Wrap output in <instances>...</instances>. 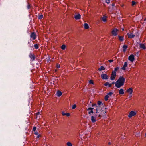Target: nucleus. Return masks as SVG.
Listing matches in <instances>:
<instances>
[{
	"label": "nucleus",
	"mask_w": 146,
	"mask_h": 146,
	"mask_svg": "<svg viewBox=\"0 0 146 146\" xmlns=\"http://www.w3.org/2000/svg\"><path fill=\"white\" fill-rule=\"evenodd\" d=\"M37 127V126H35V127H33V128H36Z\"/></svg>",
	"instance_id": "nucleus-51"
},
{
	"label": "nucleus",
	"mask_w": 146,
	"mask_h": 146,
	"mask_svg": "<svg viewBox=\"0 0 146 146\" xmlns=\"http://www.w3.org/2000/svg\"><path fill=\"white\" fill-rule=\"evenodd\" d=\"M107 16L105 15H103V17L101 18V19L104 22H106L107 21Z\"/></svg>",
	"instance_id": "nucleus-14"
},
{
	"label": "nucleus",
	"mask_w": 146,
	"mask_h": 146,
	"mask_svg": "<svg viewBox=\"0 0 146 146\" xmlns=\"http://www.w3.org/2000/svg\"><path fill=\"white\" fill-rule=\"evenodd\" d=\"M62 115L64 116V112H62Z\"/></svg>",
	"instance_id": "nucleus-48"
},
{
	"label": "nucleus",
	"mask_w": 146,
	"mask_h": 146,
	"mask_svg": "<svg viewBox=\"0 0 146 146\" xmlns=\"http://www.w3.org/2000/svg\"><path fill=\"white\" fill-rule=\"evenodd\" d=\"M125 79L123 76H120L115 83V86L117 88H120L124 84Z\"/></svg>",
	"instance_id": "nucleus-1"
},
{
	"label": "nucleus",
	"mask_w": 146,
	"mask_h": 146,
	"mask_svg": "<svg viewBox=\"0 0 146 146\" xmlns=\"http://www.w3.org/2000/svg\"><path fill=\"white\" fill-rule=\"evenodd\" d=\"M43 17V15H40L39 17H38V19H42Z\"/></svg>",
	"instance_id": "nucleus-31"
},
{
	"label": "nucleus",
	"mask_w": 146,
	"mask_h": 146,
	"mask_svg": "<svg viewBox=\"0 0 146 146\" xmlns=\"http://www.w3.org/2000/svg\"><path fill=\"white\" fill-rule=\"evenodd\" d=\"M106 2L108 4L109 3H110V0H106Z\"/></svg>",
	"instance_id": "nucleus-37"
},
{
	"label": "nucleus",
	"mask_w": 146,
	"mask_h": 146,
	"mask_svg": "<svg viewBox=\"0 0 146 146\" xmlns=\"http://www.w3.org/2000/svg\"><path fill=\"white\" fill-rule=\"evenodd\" d=\"M119 40L120 41H122L124 40V37L121 36H118Z\"/></svg>",
	"instance_id": "nucleus-19"
},
{
	"label": "nucleus",
	"mask_w": 146,
	"mask_h": 146,
	"mask_svg": "<svg viewBox=\"0 0 146 146\" xmlns=\"http://www.w3.org/2000/svg\"><path fill=\"white\" fill-rule=\"evenodd\" d=\"M137 112V111H131L129 113L128 115V117L129 118H131L132 116H134L135 115Z\"/></svg>",
	"instance_id": "nucleus-3"
},
{
	"label": "nucleus",
	"mask_w": 146,
	"mask_h": 146,
	"mask_svg": "<svg viewBox=\"0 0 146 146\" xmlns=\"http://www.w3.org/2000/svg\"><path fill=\"white\" fill-rule=\"evenodd\" d=\"M116 72H112V74H111L110 79L111 80H114L116 77Z\"/></svg>",
	"instance_id": "nucleus-6"
},
{
	"label": "nucleus",
	"mask_w": 146,
	"mask_h": 146,
	"mask_svg": "<svg viewBox=\"0 0 146 146\" xmlns=\"http://www.w3.org/2000/svg\"><path fill=\"white\" fill-rule=\"evenodd\" d=\"M36 35L34 32H32L31 35L30 37L33 40H35L36 38Z\"/></svg>",
	"instance_id": "nucleus-8"
},
{
	"label": "nucleus",
	"mask_w": 146,
	"mask_h": 146,
	"mask_svg": "<svg viewBox=\"0 0 146 146\" xmlns=\"http://www.w3.org/2000/svg\"><path fill=\"white\" fill-rule=\"evenodd\" d=\"M127 66V62H125L124 63V65L121 68V69L123 70H126V68Z\"/></svg>",
	"instance_id": "nucleus-12"
},
{
	"label": "nucleus",
	"mask_w": 146,
	"mask_h": 146,
	"mask_svg": "<svg viewBox=\"0 0 146 146\" xmlns=\"http://www.w3.org/2000/svg\"><path fill=\"white\" fill-rule=\"evenodd\" d=\"M101 78L103 79H108L109 77L106 74H102L101 75Z\"/></svg>",
	"instance_id": "nucleus-7"
},
{
	"label": "nucleus",
	"mask_w": 146,
	"mask_h": 146,
	"mask_svg": "<svg viewBox=\"0 0 146 146\" xmlns=\"http://www.w3.org/2000/svg\"><path fill=\"white\" fill-rule=\"evenodd\" d=\"M76 104H74L72 106V109H74L76 108Z\"/></svg>",
	"instance_id": "nucleus-33"
},
{
	"label": "nucleus",
	"mask_w": 146,
	"mask_h": 146,
	"mask_svg": "<svg viewBox=\"0 0 146 146\" xmlns=\"http://www.w3.org/2000/svg\"><path fill=\"white\" fill-rule=\"evenodd\" d=\"M108 143V144H109V145H110V144H111V143H110V142H109Z\"/></svg>",
	"instance_id": "nucleus-49"
},
{
	"label": "nucleus",
	"mask_w": 146,
	"mask_h": 146,
	"mask_svg": "<svg viewBox=\"0 0 146 146\" xmlns=\"http://www.w3.org/2000/svg\"><path fill=\"white\" fill-rule=\"evenodd\" d=\"M110 83L108 82H107L105 84H104V85L105 86H106L107 85H108Z\"/></svg>",
	"instance_id": "nucleus-35"
},
{
	"label": "nucleus",
	"mask_w": 146,
	"mask_h": 146,
	"mask_svg": "<svg viewBox=\"0 0 146 146\" xmlns=\"http://www.w3.org/2000/svg\"><path fill=\"white\" fill-rule=\"evenodd\" d=\"M64 115H66L67 117H69L70 115V114L69 113H64Z\"/></svg>",
	"instance_id": "nucleus-32"
},
{
	"label": "nucleus",
	"mask_w": 146,
	"mask_h": 146,
	"mask_svg": "<svg viewBox=\"0 0 146 146\" xmlns=\"http://www.w3.org/2000/svg\"><path fill=\"white\" fill-rule=\"evenodd\" d=\"M133 89L131 88H129V89H127L126 91L127 92L129 93L130 94H132L133 92Z\"/></svg>",
	"instance_id": "nucleus-18"
},
{
	"label": "nucleus",
	"mask_w": 146,
	"mask_h": 146,
	"mask_svg": "<svg viewBox=\"0 0 146 146\" xmlns=\"http://www.w3.org/2000/svg\"><path fill=\"white\" fill-rule=\"evenodd\" d=\"M132 97L131 94H130L129 95V98H130Z\"/></svg>",
	"instance_id": "nucleus-45"
},
{
	"label": "nucleus",
	"mask_w": 146,
	"mask_h": 146,
	"mask_svg": "<svg viewBox=\"0 0 146 146\" xmlns=\"http://www.w3.org/2000/svg\"><path fill=\"white\" fill-rule=\"evenodd\" d=\"M74 18L76 20H78L81 18V15L79 14L75 15L74 16Z\"/></svg>",
	"instance_id": "nucleus-13"
},
{
	"label": "nucleus",
	"mask_w": 146,
	"mask_h": 146,
	"mask_svg": "<svg viewBox=\"0 0 146 146\" xmlns=\"http://www.w3.org/2000/svg\"><path fill=\"white\" fill-rule=\"evenodd\" d=\"M61 48L63 50H64V44H63Z\"/></svg>",
	"instance_id": "nucleus-41"
},
{
	"label": "nucleus",
	"mask_w": 146,
	"mask_h": 146,
	"mask_svg": "<svg viewBox=\"0 0 146 146\" xmlns=\"http://www.w3.org/2000/svg\"><path fill=\"white\" fill-rule=\"evenodd\" d=\"M132 6H133L136 4V3L134 1L131 2Z\"/></svg>",
	"instance_id": "nucleus-29"
},
{
	"label": "nucleus",
	"mask_w": 146,
	"mask_h": 146,
	"mask_svg": "<svg viewBox=\"0 0 146 146\" xmlns=\"http://www.w3.org/2000/svg\"><path fill=\"white\" fill-rule=\"evenodd\" d=\"M36 128H33V131L34 132L36 131Z\"/></svg>",
	"instance_id": "nucleus-42"
},
{
	"label": "nucleus",
	"mask_w": 146,
	"mask_h": 146,
	"mask_svg": "<svg viewBox=\"0 0 146 146\" xmlns=\"http://www.w3.org/2000/svg\"><path fill=\"white\" fill-rule=\"evenodd\" d=\"M139 47L140 48L143 49H146L145 45L144 44H139Z\"/></svg>",
	"instance_id": "nucleus-15"
},
{
	"label": "nucleus",
	"mask_w": 146,
	"mask_h": 146,
	"mask_svg": "<svg viewBox=\"0 0 146 146\" xmlns=\"http://www.w3.org/2000/svg\"><path fill=\"white\" fill-rule=\"evenodd\" d=\"M115 82H112V83H111V84H115Z\"/></svg>",
	"instance_id": "nucleus-47"
},
{
	"label": "nucleus",
	"mask_w": 146,
	"mask_h": 146,
	"mask_svg": "<svg viewBox=\"0 0 146 146\" xmlns=\"http://www.w3.org/2000/svg\"><path fill=\"white\" fill-rule=\"evenodd\" d=\"M112 6H115V4L114 3H112Z\"/></svg>",
	"instance_id": "nucleus-46"
},
{
	"label": "nucleus",
	"mask_w": 146,
	"mask_h": 146,
	"mask_svg": "<svg viewBox=\"0 0 146 146\" xmlns=\"http://www.w3.org/2000/svg\"><path fill=\"white\" fill-rule=\"evenodd\" d=\"M119 93L121 94H124V91L121 88V89L119 91Z\"/></svg>",
	"instance_id": "nucleus-23"
},
{
	"label": "nucleus",
	"mask_w": 146,
	"mask_h": 146,
	"mask_svg": "<svg viewBox=\"0 0 146 146\" xmlns=\"http://www.w3.org/2000/svg\"><path fill=\"white\" fill-rule=\"evenodd\" d=\"M62 92L60 91H58L56 94V95L57 96L59 97L61 96L62 95Z\"/></svg>",
	"instance_id": "nucleus-20"
},
{
	"label": "nucleus",
	"mask_w": 146,
	"mask_h": 146,
	"mask_svg": "<svg viewBox=\"0 0 146 146\" xmlns=\"http://www.w3.org/2000/svg\"><path fill=\"white\" fill-rule=\"evenodd\" d=\"M112 86V84H109L108 85V87H110L111 86Z\"/></svg>",
	"instance_id": "nucleus-43"
},
{
	"label": "nucleus",
	"mask_w": 146,
	"mask_h": 146,
	"mask_svg": "<svg viewBox=\"0 0 146 146\" xmlns=\"http://www.w3.org/2000/svg\"><path fill=\"white\" fill-rule=\"evenodd\" d=\"M127 35L128 36V37L129 38H133L135 36V35H134L132 33H127Z\"/></svg>",
	"instance_id": "nucleus-10"
},
{
	"label": "nucleus",
	"mask_w": 146,
	"mask_h": 146,
	"mask_svg": "<svg viewBox=\"0 0 146 146\" xmlns=\"http://www.w3.org/2000/svg\"><path fill=\"white\" fill-rule=\"evenodd\" d=\"M105 69V68L103 66H101L100 68L98 69V70L101 71L102 70H104Z\"/></svg>",
	"instance_id": "nucleus-24"
},
{
	"label": "nucleus",
	"mask_w": 146,
	"mask_h": 146,
	"mask_svg": "<svg viewBox=\"0 0 146 146\" xmlns=\"http://www.w3.org/2000/svg\"><path fill=\"white\" fill-rule=\"evenodd\" d=\"M84 28L86 29H87L89 28V26L88 24L86 23H85L84 25Z\"/></svg>",
	"instance_id": "nucleus-22"
},
{
	"label": "nucleus",
	"mask_w": 146,
	"mask_h": 146,
	"mask_svg": "<svg viewBox=\"0 0 146 146\" xmlns=\"http://www.w3.org/2000/svg\"><path fill=\"white\" fill-rule=\"evenodd\" d=\"M95 106L96 107H97L98 106L96 105V104H92V107H93L94 106ZM96 108L97 109V107Z\"/></svg>",
	"instance_id": "nucleus-38"
},
{
	"label": "nucleus",
	"mask_w": 146,
	"mask_h": 146,
	"mask_svg": "<svg viewBox=\"0 0 146 146\" xmlns=\"http://www.w3.org/2000/svg\"><path fill=\"white\" fill-rule=\"evenodd\" d=\"M64 49H65V47H66V46L65 45H64Z\"/></svg>",
	"instance_id": "nucleus-53"
},
{
	"label": "nucleus",
	"mask_w": 146,
	"mask_h": 146,
	"mask_svg": "<svg viewBox=\"0 0 146 146\" xmlns=\"http://www.w3.org/2000/svg\"><path fill=\"white\" fill-rule=\"evenodd\" d=\"M34 134L36 135H37L38 134V133L37 131H35V132Z\"/></svg>",
	"instance_id": "nucleus-40"
},
{
	"label": "nucleus",
	"mask_w": 146,
	"mask_h": 146,
	"mask_svg": "<svg viewBox=\"0 0 146 146\" xmlns=\"http://www.w3.org/2000/svg\"><path fill=\"white\" fill-rule=\"evenodd\" d=\"M108 61L109 62H113V60H108Z\"/></svg>",
	"instance_id": "nucleus-39"
},
{
	"label": "nucleus",
	"mask_w": 146,
	"mask_h": 146,
	"mask_svg": "<svg viewBox=\"0 0 146 146\" xmlns=\"http://www.w3.org/2000/svg\"><path fill=\"white\" fill-rule=\"evenodd\" d=\"M97 104L99 106L102 103V102L100 101H98L97 102Z\"/></svg>",
	"instance_id": "nucleus-30"
},
{
	"label": "nucleus",
	"mask_w": 146,
	"mask_h": 146,
	"mask_svg": "<svg viewBox=\"0 0 146 146\" xmlns=\"http://www.w3.org/2000/svg\"><path fill=\"white\" fill-rule=\"evenodd\" d=\"M89 83L90 84H94L93 81L92 80H90L89 81Z\"/></svg>",
	"instance_id": "nucleus-34"
},
{
	"label": "nucleus",
	"mask_w": 146,
	"mask_h": 146,
	"mask_svg": "<svg viewBox=\"0 0 146 146\" xmlns=\"http://www.w3.org/2000/svg\"><path fill=\"white\" fill-rule=\"evenodd\" d=\"M119 69V67H117L116 68H114V70L112 72H116V71H117Z\"/></svg>",
	"instance_id": "nucleus-25"
},
{
	"label": "nucleus",
	"mask_w": 146,
	"mask_h": 146,
	"mask_svg": "<svg viewBox=\"0 0 146 146\" xmlns=\"http://www.w3.org/2000/svg\"><path fill=\"white\" fill-rule=\"evenodd\" d=\"M97 119V118H96L95 117V115L94 117V116H92L91 117V120L92 121L93 123L95 122L96 121Z\"/></svg>",
	"instance_id": "nucleus-16"
},
{
	"label": "nucleus",
	"mask_w": 146,
	"mask_h": 146,
	"mask_svg": "<svg viewBox=\"0 0 146 146\" xmlns=\"http://www.w3.org/2000/svg\"><path fill=\"white\" fill-rule=\"evenodd\" d=\"M123 51L124 52H125L126 51V49L127 48V46L126 45H124L123 46Z\"/></svg>",
	"instance_id": "nucleus-21"
},
{
	"label": "nucleus",
	"mask_w": 146,
	"mask_h": 146,
	"mask_svg": "<svg viewBox=\"0 0 146 146\" xmlns=\"http://www.w3.org/2000/svg\"><path fill=\"white\" fill-rule=\"evenodd\" d=\"M106 112L102 110H96V112L95 114V117L97 118V119H100L101 118V116L104 115Z\"/></svg>",
	"instance_id": "nucleus-2"
},
{
	"label": "nucleus",
	"mask_w": 146,
	"mask_h": 146,
	"mask_svg": "<svg viewBox=\"0 0 146 146\" xmlns=\"http://www.w3.org/2000/svg\"><path fill=\"white\" fill-rule=\"evenodd\" d=\"M113 94V93L111 92L108 93L106 95L105 97V100L106 101H107L108 99V98L110 97V96H111Z\"/></svg>",
	"instance_id": "nucleus-5"
},
{
	"label": "nucleus",
	"mask_w": 146,
	"mask_h": 146,
	"mask_svg": "<svg viewBox=\"0 0 146 146\" xmlns=\"http://www.w3.org/2000/svg\"><path fill=\"white\" fill-rule=\"evenodd\" d=\"M37 127H40V125H39V126H37Z\"/></svg>",
	"instance_id": "nucleus-52"
},
{
	"label": "nucleus",
	"mask_w": 146,
	"mask_h": 146,
	"mask_svg": "<svg viewBox=\"0 0 146 146\" xmlns=\"http://www.w3.org/2000/svg\"><path fill=\"white\" fill-rule=\"evenodd\" d=\"M29 56L32 61L35 60V57L34 56V54L32 53H30L29 55Z\"/></svg>",
	"instance_id": "nucleus-11"
},
{
	"label": "nucleus",
	"mask_w": 146,
	"mask_h": 146,
	"mask_svg": "<svg viewBox=\"0 0 146 146\" xmlns=\"http://www.w3.org/2000/svg\"><path fill=\"white\" fill-rule=\"evenodd\" d=\"M66 145L68 146H72V144L70 142H67Z\"/></svg>",
	"instance_id": "nucleus-27"
},
{
	"label": "nucleus",
	"mask_w": 146,
	"mask_h": 146,
	"mask_svg": "<svg viewBox=\"0 0 146 146\" xmlns=\"http://www.w3.org/2000/svg\"><path fill=\"white\" fill-rule=\"evenodd\" d=\"M36 118H38V116L39 115H40V116H41V115L40 114V113L39 112H38L36 113Z\"/></svg>",
	"instance_id": "nucleus-26"
},
{
	"label": "nucleus",
	"mask_w": 146,
	"mask_h": 146,
	"mask_svg": "<svg viewBox=\"0 0 146 146\" xmlns=\"http://www.w3.org/2000/svg\"><path fill=\"white\" fill-rule=\"evenodd\" d=\"M93 109L94 108H93L91 107L89 108H88V109H87V110L88 111L90 110V111H89L88 112V113L89 114H90L91 113H94L93 111Z\"/></svg>",
	"instance_id": "nucleus-17"
},
{
	"label": "nucleus",
	"mask_w": 146,
	"mask_h": 146,
	"mask_svg": "<svg viewBox=\"0 0 146 146\" xmlns=\"http://www.w3.org/2000/svg\"><path fill=\"white\" fill-rule=\"evenodd\" d=\"M60 65L58 64L56 65V67L57 68H59L60 67Z\"/></svg>",
	"instance_id": "nucleus-44"
},
{
	"label": "nucleus",
	"mask_w": 146,
	"mask_h": 146,
	"mask_svg": "<svg viewBox=\"0 0 146 146\" xmlns=\"http://www.w3.org/2000/svg\"><path fill=\"white\" fill-rule=\"evenodd\" d=\"M118 30L117 28H115L111 31V34L113 36H116L118 34Z\"/></svg>",
	"instance_id": "nucleus-4"
},
{
	"label": "nucleus",
	"mask_w": 146,
	"mask_h": 146,
	"mask_svg": "<svg viewBox=\"0 0 146 146\" xmlns=\"http://www.w3.org/2000/svg\"><path fill=\"white\" fill-rule=\"evenodd\" d=\"M35 48L36 49H37L38 48V46L37 44H35L34 45Z\"/></svg>",
	"instance_id": "nucleus-28"
},
{
	"label": "nucleus",
	"mask_w": 146,
	"mask_h": 146,
	"mask_svg": "<svg viewBox=\"0 0 146 146\" xmlns=\"http://www.w3.org/2000/svg\"><path fill=\"white\" fill-rule=\"evenodd\" d=\"M122 30L123 31H124V29L123 28H122Z\"/></svg>",
	"instance_id": "nucleus-50"
},
{
	"label": "nucleus",
	"mask_w": 146,
	"mask_h": 146,
	"mask_svg": "<svg viewBox=\"0 0 146 146\" xmlns=\"http://www.w3.org/2000/svg\"><path fill=\"white\" fill-rule=\"evenodd\" d=\"M128 59L132 62H133L134 60V56L133 54L130 55L129 56Z\"/></svg>",
	"instance_id": "nucleus-9"
},
{
	"label": "nucleus",
	"mask_w": 146,
	"mask_h": 146,
	"mask_svg": "<svg viewBox=\"0 0 146 146\" xmlns=\"http://www.w3.org/2000/svg\"><path fill=\"white\" fill-rule=\"evenodd\" d=\"M145 136L146 137V133L145 134Z\"/></svg>",
	"instance_id": "nucleus-54"
},
{
	"label": "nucleus",
	"mask_w": 146,
	"mask_h": 146,
	"mask_svg": "<svg viewBox=\"0 0 146 146\" xmlns=\"http://www.w3.org/2000/svg\"><path fill=\"white\" fill-rule=\"evenodd\" d=\"M41 135H40V134H38V135H37V136H36V137L37 138H39L40 137H41Z\"/></svg>",
	"instance_id": "nucleus-36"
}]
</instances>
